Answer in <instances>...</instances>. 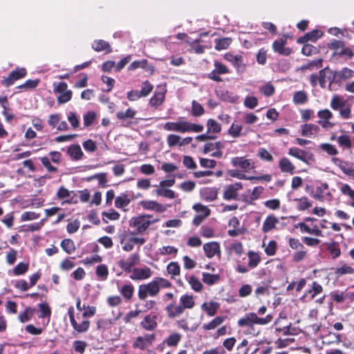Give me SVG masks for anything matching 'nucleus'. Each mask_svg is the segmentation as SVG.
I'll use <instances>...</instances> for the list:
<instances>
[{
    "mask_svg": "<svg viewBox=\"0 0 354 354\" xmlns=\"http://www.w3.org/2000/svg\"><path fill=\"white\" fill-rule=\"evenodd\" d=\"M339 114L344 119H349L351 117V106L344 104L339 110Z\"/></svg>",
    "mask_w": 354,
    "mask_h": 354,
    "instance_id": "63",
    "label": "nucleus"
},
{
    "mask_svg": "<svg viewBox=\"0 0 354 354\" xmlns=\"http://www.w3.org/2000/svg\"><path fill=\"white\" fill-rule=\"evenodd\" d=\"M26 75V71L24 68H17L12 71L8 77L3 80V84L6 86L12 85L15 81L24 77Z\"/></svg>",
    "mask_w": 354,
    "mask_h": 354,
    "instance_id": "12",
    "label": "nucleus"
},
{
    "mask_svg": "<svg viewBox=\"0 0 354 354\" xmlns=\"http://www.w3.org/2000/svg\"><path fill=\"white\" fill-rule=\"evenodd\" d=\"M156 319L157 315L155 313H150L141 322V326L147 330H153L157 326Z\"/></svg>",
    "mask_w": 354,
    "mask_h": 354,
    "instance_id": "19",
    "label": "nucleus"
},
{
    "mask_svg": "<svg viewBox=\"0 0 354 354\" xmlns=\"http://www.w3.org/2000/svg\"><path fill=\"white\" fill-rule=\"evenodd\" d=\"M327 250L330 253L333 259L337 258L341 254L340 249L337 243L335 242L329 243L327 246Z\"/></svg>",
    "mask_w": 354,
    "mask_h": 354,
    "instance_id": "51",
    "label": "nucleus"
},
{
    "mask_svg": "<svg viewBox=\"0 0 354 354\" xmlns=\"http://www.w3.org/2000/svg\"><path fill=\"white\" fill-rule=\"evenodd\" d=\"M205 112L202 105L195 100L192 103V114L195 117L201 116Z\"/></svg>",
    "mask_w": 354,
    "mask_h": 354,
    "instance_id": "44",
    "label": "nucleus"
},
{
    "mask_svg": "<svg viewBox=\"0 0 354 354\" xmlns=\"http://www.w3.org/2000/svg\"><path fill=\"white\" fill-rule=\"evenodd\" d=\"M181 339V335L177 333H174L171 334L165 342L169 346H176Z\"/></svg>",
    "mask_w": 354,
    "mask_h": 354,
    "instance_id": "50",
    "label": "nucleus"
},
{
    "mask_svg": "<svg viewBox=\"0 0 354 354\" xmlns=\"http://www.w3.org/2000/svg\"><path fill=\"white\" fill-rule=\"evenodd\" d=\"M242 129L241 124L234 122L228 129V133L233 138H239L241 136Z\"/></svg>",
    "mask_w": 354,
    "mask_h": 354,
    "instance_id": "38",
    "label": "nucleus"
},
{
    "mask_svg": "<svg viewBox=\"0 0 354 354\" xmlns=\"http://www.w3.org/2000/svg\"><path fill=\"white\" fill-rule=\"evenodd\" d=\"M155 337L153 335H147L145 337H138L133 342V347L138 348L141 350L147 348L152 344Z\"/></svg>",
    "mask_w": 354,
    "mask_h": 354,
    "instance_id": "14",
    "label": "nucleus"
},
{
    "mask_svg": "<svg viewBox=\"0 0 354 354\" xmlns=\"http://www.w3.org/2000/svg\"><path fill=\"white\" fill-rule=\"evenodd\" d=\"M53 90L55 93H60L57 97V102L59 104L66 103L71 99L72 92L68 90V85L66 82L54 83Z\"/></svg>",
    "mask_w": 354,
    "mask_h": 354,
    "instance_id": "6",
    "label": "nucleus"
},
{
    "mask_svg": "<svg viewBox=\"0 0 354 354\" xmlns=\"http://www.w3.org/2000/svg\"><path fill=\"white\" fill-rule=\"evenodd\" d=\"M72 194L73 192H70L66 188L61 187L57 192V196L59 199H64L66 203H69Z\"/></svg>",
    "mask_w": 354,
    "mask_h": 354,
    "instance_id": "40",
    "label": "nucleus"
},
{
    "mask_svg": "<svg viewBox=\"0 0 354 354\" xmlns=\"http://www.w3.org/2000/svg\"><path fill=\"white\" fill-rule=\"evenodd\" d=\"M286 41L284 39H279L274 41L272 48L274 52L283 55H289L291 53L290 48H286L284 46Z\"/></svg>",
    "mask_w": 354,
    "mask_h": 354,
    "instance_id": "18",
    "label": "nucleus"
},
{
    "mask_svg": "<svg viewBox=\"0 0 354 354\" xmlns=\"http://www.w3.org/2000/svg\"><path fill=\"white\" fill-rule=\"evenodd\" d=\"M278 222L279 220L275 216L269 215L266 217L263 223L262 231L265 233L270 232L275 227Z\"/></svg>",
    "mask_w": 354,
    "mask_h": 354,
    "instance_id": "23",
    "label": "nucleus"
},
{
    "mask_svg": "<svg viewBox=\"0 0 354 354\" xmlns=\"http://www.w3.org/2000/svg\"><path fill=\"white\" fill-rule=\"evenodd\" d=\"M232 42L231 38L225 37L215 40V48L218 50H225L228 48Z\"/></svg>",
    "mask_w": 354,
    "mask_h": 354,
    "instance_id": "34",
    "label": "nucleus"
},
{
    "mask_svg": "<svg viewBox=\"0 0 354 354\" xmlns=\"http://www.w3.org/2000/svg\"><path fill=\"white\" fill-rule=\"evenodd\" d=\"M323 35L322 31L319 30H313V31L308 32L305 36L298 39L297 41L300 44H304L308 41L315 42L319 38Z\"/></svg>",
    "mask_w": 354,
    "mask_h": 354,
    "instance_id": "21",
    "label": "nucleus"
},
{
    "mask_svg": "<svg viewBox=\"0 0 354 354\" xmlns=\"http://www.w3.org/2000/svg\"><path fill=\"white\" fill-rule=\"evenodd\" d=\"M248 256L249 258L248 263V267L250 269H253V268H256L261 261V258H260L259 255L254 252L250 251L248 253Z\"/></svg>",
    "mask_w": 354,
    "mask_h": 354,
    "instance_id": "31",
    "label": "nucleus"
},
{
    "mask_svg": "<svg viewBox=\"0 0 354 354\" xmlns=\"http://www.w3.org/2000/svg\"><path fill=\"white\" fill-rule=\"evenodd\" d=\"M109 272L106 266L102 264L97 266L96 268V274L100 277L102 280H104L107 278Z\"/></svg>",
    "mask_w": 354,
    "mask_h": 354,
    "instance_id": "62",
    "label": "nucleus"
},
{
    "mask_svg": "<svg viewBox=\"0 0 354 354\" xmlns=\"http://www.w3.org/2000/svg\"><path fill=\"white\" fill-rule=\"evenodd\" d=\"M195 305L194 297L189 295H183L180 298V304L172 303L166 307L169 317L174 318L182 315L185 309H191Z\"/></svg>",
    "mask_w": 354,
    "mask_h": 354,
    "instance_id": "2",
    "label": "nucleus"
},
{
    "mask_svg": "<svg viewBox=\"0 0 354 354\" xmlns=\"http://www.w3.org/2000/svg\"><path fill=\"white\" fill-rule=\"evenodd\" d=\"M207 128L208 133H218L221 131V127L216 120L213 119H209L207 122Z\"/></svg>",
    "mask_w": 354,
    "mask_h": 354,
    "instance_id": "39",
    "label": "nucleus"
},
{
    "mask_svg": "<svg viewBox=\"0 0 354 354\" xmlns=\"http://www.w3.org/2000/svg\"><path fill=\"white\" fill-rule=\"evenodd\" d=\"M136 111L132 109H128L126 111H119L117 113L116 116L118 120L124 121L127 119H132L136 115Z\"/></svg>",
    "mask_w": 354,
    "mask_h": 354,
    "instance_id": "37",
    "label": "nucleus"
},
{
    "mask_svg": "<svg viewBox=\"0 0 354 354\" xmlns=\"http://www.w3.org/2000/svg\"><path fill=\"white\" fill-rule=\"evenodd\" d=\"M231 163L234 167H239L245 172L254 168L252 160L245 157H234L232 158Z\"/></svg>",
    "mask_w": 354,
    "mask_h": 354,
    "instance_id": "10",
    "label": "nucleus"
},
{
    "mask_svg": "<svg viewBox=\"0 0 354 354\" xmlns=\"http://www.w3.org/2000/svg\"><path fill=\"white\" fill-rule=\"evenodd\" d=\"M322 62H323L322 59H317L315 60H313L311 62H309L304 64L301 67V69L302 71H309L318 70L322 67Z\"/></svg>",
    "mask_w": 354,
    "mask_h": 354,
    "instance_id": "28",
    "label": "nucleus"
},
{
    "mask_svg": "<svg viewBox=\"0 0 354 354\" xmlns=\"http://www.w3.org/2000/svg\"><path fill=\"white\" fill-rule=\"evenodd\" d=\"M243 188L241 183H236L234 184L227 185L223 193V198L225 200L236 199L238 192Z\"/></svg>",
    "mask_w": 354,
    "mask_h": 354,
    "instance_id": "11",
    "label": "nucleus"
},
{
    "mask_svg": "<svg viewBox=\"0 0 354 354\" xmlns=\"http://www.w3.org/2000/svg\"><path fill=\"white\" fill-rule=\"evenodd\" d=\"M301 133L303 136L311 137L319 132V127L314 124H306L301 125Z\"/></svg>",
    "mask_w": 354,
    "mask_h": 354,
    "instance_id": "22",
    "label": "nucleus"
},
{
    "mask_svg": "<svg viewBox=\"0 0 354 354\" xmlns=\"http://www.w3.org/2000/svg\"><path fill=\"white\" fill-rule=\"evenodd\" d=\"M39 80H27L24 84L20 85L18 86L20 89H32L35 88L39 84Z\"/></svg>",
    "mask_w": 354,
    "mask_h": 354,
    "instance_id": "61",
    "label": "nucleus"
},
{
    "mask_svg": "<svg viewBox=\"0 0 354 354\" xmlns=\"http://www.w3.org/2000/svg\"><path fill=\"white\" fill-rule=\"evenodd\" d=\"M130 198L126 194H121L116 197L115 205L117 208H124L130 203Z\"/></svg>",
    "mask_w": 354,
    "mask_h": 354,
    "instance_id": "36",
    "label": "nucleus"
},
{
    "mask_svg": "<svg viewBox=\"0 0 354 354\" xmlns=\"http://www.w3.org/2000/svg\"><path fill=\"white\" fill-rule=\"evenodd\" d=\"M340 191L343 194L348 196L351 199L354 200V190L348 184H342Z\"/></svg>",
    "mask_w": 354,
    "mask_h": 354,
    "instance_id": "64",
    "label": "nucleus"
},
{
    "mask_svg": "<svg viewBox=\"0 0 354 354\" xmlns=\"http://www.w3.org/2000/svg\"><path fill=\"white\" fill-rule=\"evenodd\" d=\"M259 157L265 161L272 162L274 158L271 153L264 148H259L258 150Z\"/></svg>",
    "mask_w": 354,
    "mask_h": 354,
    "instance_id": "53",
    "label": "nucleus"
},
{
    "mask_svg": "<svg viewBox=\"0 0 354 354\" xmlns=\"http://www.w3.org/2000/svg\"><path fill=\"white\" fill-rule=\"evenodd\" d=\"M166 89L165 87L159 86L157 91L154 93L153 96L150 99L149 104L151 106L158 107L164 102L165 98Z\"/></svg>",
    "mask_w": 354,
    "mask_h": 354,
    "instance_id": "13",
    "label": "nucleus"
},
{
    "mask_svg": "<svg viewBox=\"0 0 354 354\" xmlns=\"http://www.w3.org/2000/svg\"><path fill=\"white\" fill-rule=\"evenodd\" d=\"M319 147L330 156H335L338 153L337 149L331 144L323 143L320 145Z\"/></svg>",
    "mask_w": 354,
    "mask_h": 354,
    "instance_id": "52",
    "label": "nucleus"
},
{
    "mask_svg": "<svg viewBox=\"0 0 354 354\" xmlns=\"http://www.w3.org/2000/svg\"><path fill=\"white\" fill-rule=\"evenodd\" d=\"M225 59L237 68H240L243 66V57L241 55L227 53L225 55Z\"/></svg>",
    "mask_w": 354,
    "mask_h": 354,
    "instance_id": "27",
    "label": "nucleus"
},
{
    "mask_svg": "<svg viewBox=\"0 0 354 354\" xmlns=\"http://www.w3.org/2000/svg\"><path fill=\"white\" fill-rule=\"evenodd\" d=\"M171 286V283L167 279L156 277L149 283L139 286L138 296L140 300H145L147 297H156L160 289L168 288Z\"/></svg>",
    "mask_w": 354,
    "mask_h": 354,
    "instance_id": "1",
    "label": "nucleus"
},
{
    "mask_svg": "<svg viewBox=\"0 0 354 354\" xmlns=\"http://www.w3.org/2000/svg\"><path fill=\"white\" fill-rule=\"evenodd\" d=\"M224 321V318L222 317H216L209 323L204 324L203 328L205 330H212L221 325Z\"/></svg>",
    "mask_w": 354,
    "mask_h": 354,
    "instance_id": "46",
    "label": "nucleus"
},
{
    "mask_svg": "<svg viewBox=\"0 0 354 354\" xmlns=\"http://www.w3.org/2000/svg\"><path fill=\"white\" fill-rule=\"evenodd\" d=\"M218 192L214 187H205L201 191V195L207 201H214L217 198Z\"/></svg>",
    "mask_w": 354,
    "mask_h": 354,
    "instance_id": "24",
    "label": "nucleus"
},
{
    "mask_svg": "<svg viewBox=\"0 0 354 354\" xmlns=\"http://www.w3.org/2000/svg\"><path fill=\"white\" fill-rule=\"evenodd\" d=\"M139 257L137 254H131L127 261L120 260L118 262V266L124 270L131 272V268L138 262Z\"/></svg>",
    "mask_w": 354,
    "mask_h": 354,
    "instance_id": "15",
    "label": "nucleus"
},
{
    "mask_svg": "<svg viewBox=\"0 0 354 354\" xmlns=\"http://www.w3.org/2000/svg\"><path fill=\"white\" fill-rule=\"evenodd\" d=\"M203 281L207 285H214L220 279L218 274H212L207 272L202 273Z\"/></svg>",
    "mask_w": 354,
    "mask_h": 354,
    "instance_id": "35",
    "label": "nucleus"
},
{
    "mask_svg": "<svg viewBox=\"0 0 354 354\" xmlns=\"http://www.w3.org/2000/svg\"><path fill=\"white\" fill-rule=\"evenodd\" d=\"M62 248L68 254H71L75 249L74 242L71 239H64L61 243Z\"/></svg>",
    "mask_w": 354,
    "mask_h": 354,
    "instance_id": "48",
    "label": "nucleus"
},
{
    "mask_svg": "<svg viewBox=\"0 0 354 354\" xmlns=\"http://www.w3.org/2000/svg\"><path fill=\"white\" fill-rule=\"evenodd\" d=\"M151 216L150 215H142L137 217H133L130 221V226L135 227L138 232H145L149 226L158 221V219L151 220Z\"/></svg>",
    "mask_w": 354,
    "mask_h": 354,
    "instance_id": "5",
    "label": "nucleus"
},
{
    "mask_svg": "<svg viewBox=\"0 0 354 354\" xmlns=\"http://www.w3.org/2000/svg\"><path fill=\"white\" fill-rule=\"evenodd\" d=\"M294 201L297 203V207L299 211H304L312 206L311 202L306 197L295 198Z\"/></svg>",
    "mask_w": 354,
    "mask_h": 354,
    "instance_id": "32",
    "label": "nucleus"
},
{
    "mask_svg": "<svg viewBox=\"0 0 354 354\" xmlns=\"http://www.w3.org/2000/svg\"><path fill=\"white\" fill-rule=\"evenodd\" d=\"M167 270L169 274L177 276L180 274V266L177 262H171L167 265Z\"/></svg>",
    "mask_w": 354,
    "mask_h": 354,
    "instance_id": "54",
    "label": "nucleus"
},
{
    "mask_svg": "<svg viewBox=\"0 0 354 354\" xmlns=\"http://www.w3.org/2000/svg\"><path fill=\"white\" fill-rule=\"evenodd\" d=\"M218 308V304L216 302L204 303L202 305V308L207 311L209 316H213Z\"/></svg>",
    "mask_w": 354,
    "mask_h": 354,
    "instance_id": "41",
    "label": "nucleus"
},
{
    "mask_svg": "<svg viewBox=\"0 0 354 354\" xmlns=\"http://www.w3.org/2000/svg\"><path fill=\"white\" fill-rule=\"evenodd\" d=\"M152 275L151 270L148 267L133 268L129 276L133 280H145Z\"/></svg>",
    "mask_w": 354,
    "mask_h": 354,
    "instance_id": "8",
    "label": "nucleus"
},
{
    "mask_svg": "<svg viewBox=\"0 0 354 354\" xmlns=\"http://www.w3.org/2000/svg\"><path fill=\"white\" fill-rule=\"evenodd\" d=\"M185 279L190 286L191 288L195 292H201L203 290V286L200 279L194 274L185 275Z\"/></svg>",
    "mask_w": 354,
    "mask_h": 354,
    "instance_id": "20",
    "label": "nucleus"
},
{
    "mask_svg": "<svg viewBox=\"0 0 354 354\" xmlns=\"http://www.w3.org/2000/svg\"><path fill=\"white\" fill-rule=\"evenodd\" d=\"M134 288L131 284H125L120 289V293L126 299H130L133 294Z\"/></svg>",
    "mask_w": 354,
    "mask_h": 354,
    "instance_id": "42",
    "label": "nucleus"
},
{
    "mask_svg": "<svg viewBox=\"0 0 354 354\" xmlns=\"http://www.w3.org/2000/svg\"><path fill=\"white\" fill-rule=\"evenodd\" d=\"M279 166L282 172L292 174L295 170V166L286 158H283L280 160Z\"/></svg>",
    "mask_w": 354,
    "mask_h": 354,
    "instance_id": "29",
    "label": "nucleus"
},
{
    "mask_svg": "<svg viewBox=\"0 0 354 354\" xmlns=\"http://www.w3.org/2000/svg\"><path fill=\"white\" fill-rule=\"evenodd\" d=\"M159 252L162 255L173 254L176 256L178 252V249L174 246H162L159 248Z\"/></svg>",
    "mask_w": 354,
    "mask_h": 354,
    "instance_id": "57",
    "label": "nucleus"
},
{
    "mask_svg": "<svg viewBox=\"0 0 354 354\" xmlns=\"http://www.w3.org/2000/svg\"><path fill=\"white\" fill-rule=\"evenodd\" d=\"M68 153L73 160H80L83 156V152L79 145H71L68 149Z\"/></svg>",
    "mask_w": 354,
    "mask_h": 354,
    "instance_id": "30",
    "label": "nucleus"
},
{
    "mask_svg": "<svg viewBox=\"0 0 354 354\" xmlns=\"http://www.w3.org/2000/svg\"><path fill=\"white\" fill-rule=\"evenodd\" d=\"M28 269V264L24 263H18L13 269L15 275H21L27 272Z\"/></svg>",
    "mask_w": 354,
    "mask_h": 354,
    "instance_id": "58",
    "label": "nucleus"
},
{
    "mask_svg": "<svg viewBox=\"0 0 354 354\" xmlns=\"http://www.w3.org/2000/svg\"><path fill=\"white\" fill-rule=\"evenodd\" d=\"M224 148V144L222 142H216L214 143H207L204 147V153H207L210 151L221 150Z\"/></svg>",
    "mask_w": 354,
    "mask_h": 354,
    "instance_id": "45",
    "label": "nucleus"
},
{
    "mask_svg": "<svg viewBox=\"0 0 354 354\" xmlns=\"http://www.w3.org/2000/svg\"><path fill=\"white\" fill-rule=\"evenodd\" d=\"M74 330L78 333H85L88 330L90 322L88 320H83L81 323H77L75 320V322L71 324Z\"/></svg>",
    "mask_w": 354,
    "mask_h": 354,
    "instance_id": "33",
    "label": "nucleus"
},
{
    "mask_svg": "<svg viewBox=\"0 0 354 354\" xmlns=\"http://www.w3.org/2000/svg\"><path fill=\"white\" fill-rule=\"evenodd\" d=\"M337 140L340 147H344L346 149L351 148L352 142L350 137L348 135H342L337 138Z\"/></svg>",
    "mask_w": 354,
    "mask_h": 354,
    "instance_id": "43",
    "label": "nucleus"
},
{
    "mask_svg": "<svg viewBox=\"0 0 354 354\" xmlns=\"http://www.w3.org/2000/svg\"><path fill=\"white\" fill-rule=\"evenodd\" d=\"M153 88V85L149 81H145L142 83L141 90L140 91L142 96H147L152 91Z\"/></svg>",
    "mask_w": 354,
    "mask_h": 354,
    "instance_id": "59",
    "label": "nucleus"
},
{
    "mask_svg": "<svg viewBox=\"0 0 354 354\" xmlns=\"http://www.w3.org/2000/svg\"><path fill=\"white\" fill-rule=\"evenodd\" d=\"M92 48L97 52L103 50H104L107 53L111 52V48L109 42L102 39L94 41L93 43L92 44Z\"/></svg>",
    "mask_w": 354,
    "mask_h": 354,
    "instance_id": "26",
    "label": "nucleus"
},
{
    "mask_svg": "<svg viewBox=\"0 0 354 354\" xmlns=\"http://www.w3.org/2000/svg\"><path fill=\"white\" fill-rule=\"evenodd\" d=\"M193 209L200 213L201 214L200 215H203V216H208L210 214V210L209 209L205 206V205H203L201 203H197V204H195L194 206H193Z\"/></svg>",
    "mask_w": 354,
    "mask_h": 354,
    "instance_id": "60",
    "label": "nucleus"
},
{
    "mask_svg": "<svg viewBox=\"0 0 354 354\" xmlns=\"http://www.w3.org/2000/svg\"><path fill=\"white\" fill-rule=\"evenodd\" d=\"M167 142L169 147L180 146V137L176 134H169L167 138Z\"/></svg>",
    "mask_w": 354,
    "mask_h": 354,
    "instance_id": "56",
    "label": "nucleus"
},
{
    "mask_svg": "<svg viewBox=\"0 0 354 354\" xmlns=\"http://www.w3.org/2000/svg\"><path fill=\"white\" fill-rule=\"evenodd\" d=\"M140 204L143 209L156 212L162 213L166 210L165 207L155 201H142Z\"/></svg>",
    "mask_w": 354,
    "mask_h": 354,
    "instance_id": "16",
    "label": "nucleus"
},
{
    "mask_svg": "<svg viewBox=\"0 0 354 354\" xmlns=\"http://www.w3.org/2000/svg\"><path fill=\"white\" fill-rule=\"evenodd\" d=\"M288 154L291 156L295 157L296 158L308 165L315 162V158L313 153L297 147L290 148L288 150Z\"/></svg>",
    "mask_w": 354,
    "mask_h": 354,
    "instance_id": "7",
    "label": "nucleus"
},
{
    "mask_svg": "<svg viewBox=\"0 0 354 354\" xmlns=\"http://www.w3.org/2000/svg\"><path fill=\"white\" fill-rule=\"evenodd\" d=\"M203 250L208 259H212L214 256H217L218 258L221 257V248L219 243L217 242L212 241L205 243L203 245Z\"/></svg>",
    "mask_w": 354,
    "mask_h": 354,
    "instance_id": "9",
    "label": "nucleus"
},
{
    "mask_svg": "<svg viewBox=\"0 0 354 354\" xmlns=\"http://www.w3.org/2000/svg\"><path fill=\"white\" fill-rule=\"evenodd\" d=\"M245 106L250 109H254L258 104V100L254 96H247L243 102Z\"/></svg>",
    "mask_w": 354,
    "mask_h": 354,
    "instance_id": "55",
    "label": "nucleus"
},
{
    "mask_svg": "<svg viewBox=\"0 0 354 354\" xmlns=\"http://www.w3.org/2000/svg\"><path fill=\"white\" fill-rule=\"evenodd\" d=\"M156 192L158 196H163L167 198L173 199L176 197L175 192L171 189L160 187L156 189Z\"/></svg>",
    "mask_w": 354,
    "mask_h": 354,
    "instance_id": "47",
    "label": "nucleus"
},
{
    "mask_svg": "<svg viewBox=\"0 0 354 354\" xmlns=\"http://www.w3.org/2000/svg\"><path fill=\"white\" fill-rule=\"evenodd\" d=\"M163 128L165 130L168 131H176L179 133H198L203 130V126L201 124H194L182 120L177 122H166L164 124Z\"/></svg>",
    "mask_w": 354,
    "mask_h": 354,
    "instance_id": "3",
    "label": "nucleus"
},
{
    "mask_svg": "<svg viewBox=\"0 0 354 354\" xmlns=\"http://www.w3.org/2000/svg\"><path fill=\"white\" fill-rule=\"evenodd\" d=\"M271 315H267L265 317H259L257 313H249L245 314L242 318L238 321V325L240 327L248 326L250 329L254 331V325L264 326L271 322L272 320ZM250 333L255 335V332H250Z\"/></svg>",
    "mask_w": 354,
    "mask_h": 354,
    "instance_id": "4",
    "label": "nucleus"
},
{
    "mask_svg": "<svg viewBox=\"0 0 354 354\" xmlns=\"http://www.w3.org/2000/svg\"><path fill=\"white\" fill-rule=\"evenodd\" d=\"M323 291V288L320 284H319L317 282L314 281L312 283L310 289L306 291L304 295L303 296V298H307L309 300H313L316 296L321 294Z\"/></svg>",
    "mask_w": 354,
    "mask_h": 354,
    "instance_id": "17",
    "label": "nucleus"
},
{
    "mask_svg": "<svg viewBox=\"0 0 354 354\" xmlns=\"http://www.w3.org/2000/svg\"><path fill=\"white\" fill-rule=\"evenodd\" d=\"M293 102L296 104H304L307 102V95L304 91H297L293 95Z\"/></svg>",
    "mask_w": 354,
    "mask_h": 354,
    "instance_id": "49",
    "label": "nucleus"
},
{
    "mask_svg": "<svg viewBox=\"0 0 354 354\" xmlns=\"http://www.w3.org/2000/svg\"><path fill=\"white\" fill-rule=\"evenodd\" d=\"M318 75L319 78V85L322 88L325 87L326 82L331 81L333 77L332 71L328 67L320 70Z\"/></svg>",
    "mask_w": 354,
    "mask_h": 354,
    "instance_id": "25",
    "label": "nucleus"
}]
</instances>
